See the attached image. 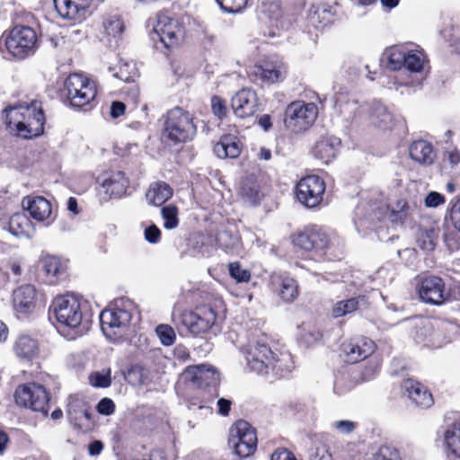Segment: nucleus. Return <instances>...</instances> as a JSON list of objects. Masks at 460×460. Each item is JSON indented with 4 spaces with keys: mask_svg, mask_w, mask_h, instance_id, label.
I'll return each instance as SVG.
<instances>
[{
    "mask_svg": "<svg viewBox=\"0 0 460 460\" xmlns=\"http://www.w3.org/2000/svg\"><path fill=\"white\" fill-rule=\"evenodd\" d=\"M4 111L8 129L17 136L31 138L43 133L46 118L40 102H19Z\"/></svg>",
    "mask_w": 460,
    "mask_h": 460,
    "instance_id": "obj_1",
    "label": "nucleus"
},
{
    "mask_svg": "<svg viewBox=\"0 0 460 460\" xmlns=\"http://www.w3.org/2000/svg\"><path fill=\"white\" fill-rule=\"evenodd\" d=\"M50 311L61 326L75 330L77 335H82L86 331V328L82 325L81 305L75 296L67 294L56 297Z\"/></svg>",
    "mask_w": 460,
    "mask_h": 460,
    "instance_id": "obj_2",
    "label": "nucleus"
},
{
    "mask_svg": "<svg viewBox=\"0 0 460 460\" xmlns=\"http://www.w3.org/2000/svg\"><path fill=\"white\" fill-rule=\"evenodd\" d=\"M182 378L200 390L203 403L212 402L218 395V372L209 365L190 366L182 373Z\"/></svg>",
    "mask_w": 460,
    "mask_h": 460,
    "instance_id": "obj_3",
    "label": "nucleus"
},
{
    "mask_svg": "<svg viewBox=\"0 0 460 460\" xmlns=\"http://www.w3.org/2000/svg\"><path fill=\"white\" fill-rule=\"evenodd\" d=\"M196 133L191 115L175 107L169 111L164 127V137L173 142L181 143L192 139Z\"/></svg>",
    "mask_w": 460,
    "mask_h": 460,
    "instance_id": "obj_4",
    "label": "nucleus"
},
{
    "mask_svg": "<svg viewBox=\"0 0 460 460\" xmlns=\"http://www.w3.org/2000/svg\"><path fill=\"white\" fill-rule=\"evenodd\" d=\"M317 116L318 107L315 103L297 100L286 107L284 124L293 132H302L314 123Z\"/></svg>",
    "mask_w": 460,
    "mask_h": 460,
    "instance_id": "obj_5",
    "label": "nucleus"
},
{
    "mask_svg": "<svg viewBox=\"0 0 460 460\" xmlns=\"http://www.w3.org/2000/svg\"><path fill=\"white\" fill-rule=\"evenodd\" d=\"M65 92L70 105L75 108L89 105L97 94L95 83L77 73L68 75L65 81Z\"/></svg>",
    "mask_w": 460,
    "mask_h": 460,
    "instance_id": "obj_6",
    "label": "nucleus"
},
{
    "mask_svg": "<svg viewBox=\"0 0 460 460\" xmlns=\"http://www.w3.org/2000/svg\"><path fill=\"white\" fill-rule=\"evenodd\" d=\"M385 57L389 68L400 70L406 68L412 73H419L423 69L425 56L422 52L410 49L407 46H393L385 50Z\"/></svg>",
    "mask_w": 460,
    "mask_h": 460,
    "instance_id": "obj_7",
    "label": "nucleus"
},
{
    "mask_svg": "<svg viewBox=\"0 0 460 460\" xmlns=\"http://www.w3.org/2000/svg\"><path fill=\"white\" fill-rule=\"evenodd\" d=\"M257 435L255 429L243 420H237L229 431V445L240 457L252 456L257 448Z\"/></svg>",
    "mask_w": 460,
    "mask_h": 460,
    "instance_id": "obj_8",
    "label": "nucleus"
},
{
    "mask_svg": "<svg viewBox=\"0 0 460 460\" xmlns=\"http://www.w3.org/2000/svg\"><path fill=\"white\" fill-rule=\"evenodd\" d=\"M37 34L28 26H15L9 32L5 46L14 58L22 59L32 55L37 48Z\"/></svg>",
    "mask_w": 460,
    "mask_h": 460,
    "instance_id": "obj_9",
    "label": "nucleus"
},
{
    "mask_svg": "<svg viewBox=\"0 0 460 460\" xmlns=\"http://www.w3.org/2000/svg\"><path fill=\"white\" fill-rule=\"evenodd\" d=\"M325 182L317 175L302 178L296 185L297 200L308 208L318 207L323 199Z\"/></svg>",
    "mask_w": 460,
    "mask_h": 460,
    "instance_id": "obj_10",
    "label": "nucleus"
},
{
    "mask_svg": "<svg viewBox=\"0 0 460 460\" xmlns=\"http://www.w3.org/2000/svg\"><path fill=\"white\" fill-rule=\"evenodd\" d=\"M217 320L214 309L201 306L195 311H184L181 314V323L194 336L207 333Z\"/></svg>",
    "mask_w": 460,
    "mask_h": 460,
    "instance_id": "obj_11",
    "label": "nucleus"
},
{
    "mask_svg": "<svg viewBox=\"0 0 460 460\" xmlns=\"http://www.w3.org/2000/svg\"><path fill=\"white\" fill-rule=\"evenodd\" d=\"M15 402L34 411H44L49 402V395L44 388L37 383L19 385L14 393Z\"/></svg>",
    "mask_w": 460,
    "mask_h": 460,
    "instance_id": "obj_12",
    "label": "nucleus"
},
{
    "mask_svg": "<svg viewBox=\"0 0 460 460\" xmlns=\"http://www.w3.org/2000/svg\"><path fill=\"white\" fill-rule=\"evenodd\" d=\"M131 314L119 307L103 310L100 314L101 328L109 340H117L128 326Z\"/></svg>",
    "mask_w": 460,
    "mask_h": 460,
    "instance_id": "obj_13",
    "label": "nucleus"
},
{
    "mask_svg": "<svg viewBox=\"0 0 460 460\" xmlns=\"http://www.w3.org/2000/svg\"><path fill=\"white\" fill-rule=\"evenodd\" d=\"M417 291L420 299L431 305H441L448 297L444 280L437 276L422 278L417 285Z\"/></svg>",
    "mask_w": 460,
    "mask_h": 460,
    "instance_id": "obj_14",
    "label": "nucleus"
},
{
    "mask_svg": "<svg viewBox=\"0 0 460 460\" xmlns=\"http://www.w3.org/2000/svg\"><path fill=\"white\" fill-rule=\"evenodd\" d=\"M245 358L251 370L258 374H266L269 368L275 367L274 353L267 344L260 341L248 349Z\"/></svg>",
    "mask_w": 460,
    "mask_h": 460,
    "instance_id": "obj_15",
    "label": "nucleus"
},
{
    "mask_svg": "<svg viewBox=\"0 0 460 460\" xmlns=\"http://www.w3.org/2000/svg\"><path fill=\"white\" fill-rule=\"evenodd\" d=\"M166 48L178 45L184 38L185 31L181 23L166 15H159L154 28Z\"/></svg>",
    "mask_w": 460,
    "mask_h": 460,
    "instance_id": "obj_16",
    "label": "nucleus"
},
{
    "mask_svg": "<svg viewBox=\"0 0 460 460\" xmlns=\"http://www.w3.org/2000/svg\"><path fill=\"white\" fill-rule=\"evenodd\" d=\"M22 206L32 219L44 223L47 226L55 219L51 203L42 196H26L22 199Z\"/></svg>",
    "mask_w": 460,
    "mask_h": 460,
    "instance_id": "obj_17",
    "label": "nucleus"
},
{
    "mask_svg": "<svg viewBox=\"0 0 460 460\" xmlns=\"http://www.w3.org/2000/svg\"><path fill=\"white\" fill-rule=\"evenodd\" d=\"M293 243L305 251H320L329 245V237L320 227L312 226L294 235Z\"/></svg>",
    "mask_w": 460,
    "mask_h": 460,
    "instance_id": "obj_18",
    "label": "nucleus"
},
{
    "mask_svg": "<svg viewBox=\"0 0 460 460\" xmlns=\"http://www.w3.org/2000/svg\"><path fill=\"white\" fill-rule=\"evenodd\" d=\"M258 104L256 93L248 88H243L236 93L231 102L234 115L241 119L253 116L258 110Z\"/></svg>",
    "mask_w": 460,
    "mask_h": 460,
    "instance_id": "obj_19",
    "label": "nucleus"
},
{
    "mask_svg": "<svg viewBox=\"0 0 460 460\" xmlns=\"http://www.w3.org/2000/svg\"><path fill=\"white\" fill-rule=\"evenodd\" d=\"M345 360L354 364L367 358L375 351V343L367 338H358L342 344Z\"/></svg>",
    "mask_w": 460,
    "mask_h": 460,
    "instance_id": "obj_20",
    "label": "nucleus"
},
{
    "mask_svg": "<svg viewBox=\"0 0 460 460\" xmlns=\"http://www.w3.org/2000/svg\"><path fill=\"white\" fill-rule=\"evenodd\" d=\"M270 288L286 303H292L299 295L296 280L288 276L273 275L270 279Z\"/></svg>",
    "mask_w": 460,
    "mask_h": 460,
    "instance_id": "obj_21",
    "label": "nucleus"
},
{
    "mask_svg": "<svg viewBox=\"0 0 460 460\" xmlns=\"http://www.w3.org/2000/svg\"><path fill=\"white\" fill-rule=\"evenodd\" d=\"M255 77L263 83L275 84L283 81L287 75V66L281 61L255 66L252 69Z\"/></svg>",
    "mask_w": 460,
    "mask_h": 460,
    "instance_id": "obj_22",
    "label": "nucleus"
},
{
    "mask_svg": "<svg viewBox=\"0 0 460 460\" xmlns=\"http://www.w3.org/2000/svg\"><path fill=\"white\" fill-rule=\"evenodd\" d=\"M340 146V138L334 136L323 137L314 144L312 154L323 164H329L335 158Z\"/></svg>",
    "mask_w": 460,
    "mask_h": 460,
    "instance_id": "obj_23",
    "label": "nucleus"
},
{
    "mask_svg": "<svg viewBox=\"0 0 460 460\" xmlns=\"http://www.w3.org/2000/svg\"><path fill=\"white\" fill-rule=\"evenodd\" d=\"M59 16L66 20L79 21L88 6V0H53Z\"/></svg>",
    "mask_w": 460,
    "mask_h": 460,
    "instance_id": "obj_24",
    "label": "nucleus"
},
{
    "mask_svg": "<svg viewBox=\"0 0 460 460\" xmlns=\"http://www.w3.org/2000/svg\"><path fill=\"white\" fill-rule=\"evenodd\" d=\"M402 389L417 406L429 408L433 404L432 394L419 382L407 379L402 384Z\"/></svg>",
    "mask_w": 460,
    "mask_h": 460,
    "instance_id": "obj_25",
    "label": "nucleus"
},
{
    "mask_svg": "<svg viewBox=\"0 0 460 460\" xmlns=\"http://www.w3.org/2000/svg\"><path fill=\"white\" fill-rule=\"evenodd\" d=\"M105 192L110 196L120 197L126 192L128 180L123 172H111L99 179Z\"/></svg>",
    "mask_w": 460,
    "mask_h": 460,
    "instance_id": "obj_26",
    "label": "nucleus"
},
{
    "mask_svg": "<svg viewBox=\"0 0 460 460\" xmlns=\"http://www.w3.org/2000/svg\"><path fill=\"white\" fill-rule=\"evenodd\" d=\"M411 158L422 165H430L433 164L436 154L432 145L426 140L413 141L409 147Z\"/></svg>",
    "mask_w": 460,
    "mask_h": 460,
    "instance_id": "obj_27",
    "label": "nucleus"
},
{
    "mask_svg": "<svg viewBox=\"0 0 460 460\" xmlns=\"http://www.w3.org/2000/svg\"><path fill=\"white\" fill-rule=\"evenodd\" d=\"M36 290L31 285L17 288L13 293V304L17 312L26 313L34 306Z\"/></svg>",
    "mask_w": 460,
    "mask_h": 460,
    "instance_id": "obj_28",
    "label": "nucleus"
},
{
    "mask_svg": "<svg viewBox=\"0 0 460 460\" xmlns=\"http://www.w3.org/2000/svg\"><path fill=\"white\" fill-rule=\"evenodd\" d=\"M241 144L235 136H223L214 146V153L219 158H236L241 154Z\"/></svg>",
    "mask_w": 460,
    "mask_h": 460,
    "instance_id": "obj_29",
    "label": "nucleus"
},
{
    "mask_svg": "<svg viewBox=\"0 0 460 460\" xmlns=\"http://www.w3.org/2000/svg\"><path fill=\"white\" fill-rule=\"evenodd\" d=\"M16 356L22 359H31L38 355V341L29 335H20L13 343Z\"/></svg>",
    "mask_w": 460,
    "mask_h": 460,
    "instance_id": "obj_30",
    "label": "nucleus"
},
{
    "mask_svg": "<svg viewBox=\"0 0 460 460\" xmlns=\"http://www.w3.org/2000/svg\"><path fill=\"white\" fill-rule=\"evenodd\" d=\"M369 121L376 128L386 129L392 127L394 118L387 107L380 102H374L369 111Z\"/></svg>",
    "mask_w": 460,
    "mask_h": 460,
    "instance_id": "obj_31",
    "label": "nucleus"
},
{
    "mask_svg": "<svg viewBox=\"0 0 460 460\" xmlns=\"http://www.w3.org/2000/svg\"><path fill=\"white\" fill-rule=\"evenodd\" d=\"M172 196V189L165 182H155L150 185L146 197L148 204L162 206Z\"/></svg>",
    "mask_w": 460,
    "mask_h": 460,
    "instance_id": "obj_32",
    "label": "nucleus"
},
{
    "mask_svg": "<svg viewBox=\"0 0 460 460\" xmlns=\"http://www.w3.org/2000/svg\"><path fill=\"white\" fill-rule=\"evenodd\" d=\"M32 223L29 217L22 213L13 214L8 224L9 232L16 237H31Z\"/></svg>",
    "mask_w": 460,
    "mask_h": 460,
    "instance_id": "obj_33",
    "label": "nucleus"
},
{
    "mask_svg": "<svg viewBox=\"0 0 460 460\" xmlns=\"http://www.w3.org/2000/svg\"><path fill=\"white\" fill-rule=\"evenodd\" d=\"M40 266L50 284L55 283L66 270L60 258L54 255L43 256L40 259Z\"/></svg>",
    "mask_w": 460,
    "mask_h": 460,
    "instance_id": "obj_34",
    "label": "nucleus"
},
{
    "mask_svg": "<svg viewBox=\"0 0 460 460\" xmlns=\"http://www.w3.org/2000/svg\"><path fill=\"white\" fill-rule=\"evenodd\" d=\"M217 243L226 253H239L242 251L241 238L237 232L220 231L217 235Z\"/></svg>",
    "mask_w": 460,
    "mask_h": 460,
    "instance_id": "obj_35",
    "label": "nucleus"
},
{
    "mask_svg": "<svg viewBox=\"0 0 460 460\" xmlns=\"http://www.w3.org/2000/svg\"><path fill=\"white\" fill-rule=\"evenodd\" d=\"M444 442L447 455L460 458V422H456L446 429Z\"/></svg>",
    "mask_w": 460,
    "mask_h": 460,
    "instance_id": "obj_36",
    "label": "nucleus"
},
{
    "mask_svg": "<svg viewBox=\"0 0 460 460\" xmlns=\"http://www.w3.org/2000/svg\"><path fill=\"white\" fill-rule=\"evenodd\" d=\"M331 11L323 5L313 6L308 13V21L316 29L324 28L332 22Z\"/></svg>",
    "mask_w": 460,
    "mask_h": 460,
    "instance_id": "obj_37",
    "label": "nucleus"
},
{
    "mask_svg": "<svg viewBox=\"0 0 460 460\" xmlns=\"http://www.w3.org/2000/svg\"><path fill=\"white\" fill-rule=\"evenodd\" d=\"M335 105L346 119L354 117L358 109V102L353 97L343 92H339L336 94Z\"/></svg>",
    "mask_w": 460,
    "mask_h": 460,
    "instance_id": "obj_38",
    "label": "nucleus"
},
{
    "mask_svg": "<svg viewBox=\"0 0 460 460\" xmlns=\"http://www.w3.org/2000/svg\"><path fill=\"white\" fill-rule=\"evenodd\" d=\"M365 302L364 296L351 297L347 300H341L337 302L332 307V316L339 318L350 314Z\"/></svg>",
    "mask_w": 460,
    "mask_h": 460,
    "instance_id": "obj_39",
    "label": "nucleus"
},
{
    "mask_svg": "<svg viewBox=\"0 0 460 460\" xmlns=\"http://www.w3.org/2000/svg\"><path fill=\"white\" fill-rule=\"evenodd\" d=\"M103 30L107 36L117 38L124 31V24L119 14L112 13L104 17L102 22Z\"/></svg>",
    "mask_w": 460,
    "mask_h": 460,
    "instance_id": "obj_40",
    "label": "nucleus"
},
{
    "mask_svg": "<svg viewBox=\"0 0 460 460\" xmlns=\"http://www.w3.org/2000/svg\"><path fill=\"white\" fill-rule=\"evenodd\" d=\"M179 211L176 206L168 205L161 209V216L164 221L163 226L166 230L175 229L179 226Z\"/></svg>",
    "mask_w": 460,
    "mask_h": 460,
    "instance_id": "obj_41",
    "label": "nucleus"
},
{
    "mask_svg": "<svg viewBox=\"0 0 460 460\" xmlns=\"http://www.w3.org/2000/svg\"><path fill=\"white\" fill-rule=\"evenodd\" d=\"M261 14L270 22H278L282 16V10L279 4L276 1H266L261 4L260 8Z\"/></svg>",
    "mask_w": 460,
    "mask_h": 460,
    "instance_id": "obj_42",
    "label": "nucleus"
},
{
    "mask_svg": "<svg viewBox=\"0 0 460 460\" xmlns=\"http://www.w3.org/2000/svg\"><path fill=\"white\" fill-rule=\"evenodd\" d=\"M418 246L424 251H431L436 245V233L434 229H420L417 239Z\"/></svg>",
    "mask_w": 460,
    "mask_h": 460,
    "instance_id": "obj_43",
    "label": "nucleus"
},
{
    "mask_svg": "<svg viewBox=\"0 0 460 460\" xmlns=\"http://www.w3.org/2000/svg\"><path fill=\"white\" fill-rule=\"evenodd\" d=\"M90 384L94 387L106 388L111 384V370L104 368L89 376Z\"/></svg>",
    "mask_w": 460,
    "mask_h": 460,
    "instance_id": "obj_44",
    "label": "nucleus"
},
{
    "mask_svg": "<svg viewBox=\"0 0 460 460\" xmlns=\"http://www.w3.org/2000/svg\"><path fill=\"white\" fill-rule=\"evenodd\" d=\"M230 276L237 282H248L251 279V273L248 270L243 269L239 262H232L228 265Z\"/></svg>",
    "mask_w": 460,
    "mask_h": 460,
    "instance_id": "obj_45",
    "label": "nucleus"
},
{
    "mask_svg": "<svg viewBox=\"0 0 460 460\" xmlns=\"http://www.w3.org/2000/svg\"><path fill=\"white\" fill-rule=\"evenodd\" d=\"M156 333L161 341V343L164 346L172 345L176 338L174 330L166 324H161L157 326Z\"/></svg>",
    "mask_w": 460,
    "mask_h": 460,
    "instance_id": "obj_46",
    "label": "nucleus"
},
{
    "mask_svg": "<svg viewBox=\"0 0 460 460\" xmlns=\"http://www.w3.org/2000/svg\"><path fill=\"white\" fill-rule=\"evenodd\" d=\"M113 76L123 82H133L137 76L135 66L128 63L121 64L119 67V71L115 72Z\"/></svg>",
    "mask_w": 460,
    "mask_h": 460,
    "instance_id": "obj_47",
    "label": "nucleus"
},
{
    "mask_svg": "<svg viewBox=\"0 0 460 460\" xmlns=\"http://www.w3.org/2000/svg\"><path fill=\"white\" fill-rule=\"evenodd\" d=\"M126 378L133 385H141L145 384L146 379L145 369L140 366H133L128 369Z\"/></svg>",
    "mask_w": 460,
    "mask_h": 460,
    "instance_id": "obj_48",
    "label": "nucleus"
},
{
    "mask_svg": "<svg viewBox=\"0 0 460 460\" xmlns=\"http://www.w3.org/2000/svg\"><path fill=\"white\" fill-rule=\"evenodd\" d=\"M221 9L226 13H238L243 10L248 0H216Z\"/></svg>",
    "mask_w": 460,
    "mask_h": 460,
    "instance_id": "obj_49",
    "label": "nucleus"
},
{
    "mask_svg": "<svg viewBox=\"0 0 460 460\" xmlns=\"http://www.w3.org/2000/svg\"><path fill=\"white\" fill-rule=\"evenodd\" d=\"M375 460H401L399 451L391 446H383L376 455Z\"/></svg>",
    "mask_w": 460,
    "mask_h": 460,
    "instance_id": "obj_50",
    "label": "nucleus"
},
{
    "mask_svg": "<svg viewBox=\"0 0 460 460\" xmlns=\"http://www.w3.org/2000/svg\"><path fill=\"white\" fill-rule=\"evenodd\" d=\"M68 415L70 416L71 419L78 421L76 423V426L79 429L83 428L85 425V423L83 422V419L87 421H90L92 419V412L86 407L83 408L81 411L77 412L75 410L72 409L71 405L68 409Z\"/></svg>",
    "mask_w": 460,
    "mask_h": 460,
    "instance_id": "obj_51",
    "label": "nucleus"
},
{
    "mask_svg": "<svg viewBox=\"0 0 460 460\" xmlns=\"http://www.w3.org/2000/svg\"><path fill=\"white\" fill-rule=\"evenodd\" d=\"M310 460H333L332 454L327 445L321 444L311 453Z\"/></svg>",
    "mask_w": 460,
    "mask_h": 460,
    "instance_id": "obj_52",
    "label": "nucleus"
},
{
    "mask_svg": "<svg viewBox=\"0 0 460 460\" xmlns=\"http://www.w3.org/2000/svg\"><path fill=\"white\" fill-rule=\"evenodd\" d=\"M445 202V197L437 191L429 192L424 199V204L427 208H437Z\"/></svg>",
    "mask_w": 460,
    "mask_h": 460,
    "instance_id": "obj_53",
    "label": "nucleus"
},
{
    "mask_svg": "<svg viewBox=\"0 0 460 460\" xmlns=\"http://www.w3.org/2000/svg\"><path fill=\"white\" fill-rule=\"evenodd\" d=\"M144 235L149 243H157L161 238V231L155 225H151L145 229Z\"/></svg>",
    "mask_w": 460,
    "mask_h": 460,
    "instance_id": "obj_54",
    "label": "nucleus"
},
{
    "mask_svg": "<svg viewBox=\"0 0 460 460\" xmlns=\"http://www.w3.org/2000/svg\"><path fill=\"white\" fill-rule=\"evenodd\" d=\"M211 107L214 114L219 118L226 116V106L225 102L217 96H214L211 99Z\"/></svg>",
    "mask_w": 460,
    "mask_h": 460,
    "instance_id": "obj_55",
    "label": "nucleus"
},
{
    "mask_svg": "<svg viewBox=\"0 0 460 460\" xmlns=\"http://www.w3.org/2000/svg\"><path fill=\"white\" fill-rule=\"evenodd\" d=\"M97 411L103 415H111L115 411V404L112 400L109 398L102 399L97 404Z\"/></svg>",
    "mask_w": 460,
    "mask_h": 460,
    "instance_id": "obj_56",
    "label": "nucleus"
},
{
    "mask_svg": "<svg viewBox=\"0 0 460 460\" xmlns=\"http://www.w3.org/2000/svg\"><path fill=\"white\" fill-rule=\"evenodd\" d=\"M333 427L342 434H349L357 428V423L351 420H338L333 423Z\"/></svg>",
    "mask_w": 460,
    "mask_h": 460,
    "instance_id": "obj_57",
    "label": "nucleus"
},
{
    "mask_svg": "<svg viewBox=\"0 0 460 460\" xmlns=\"http://www.w3.org/2000/svg\"><path fill=\"white\" fill-rule=\"evenodd\" d=\"M125 460H164L161 451H152L149 456L130 455Z\"/></svg>",
    "mask_w": 460,
    "mask_h": 460,
    "instance_id": "obj_58",
    "label": "nucleus"
},
{
    "mask_svg": "<svg viewBox=\"0 0 460 460\" xmlns=\"http://www.w3.org/2000/svg\"><path fill=\"white\" fill-rule=\"evenodd\" d=\"M450 218L455 229L460 232V199L453 206Z\"/></svg>",
    "mask_w": 460,
    "mask_h": 460,
    "instance_id": "obj_59",
    "label": "nucleus"
},
{
    "mask_svg": "<svg viewBox=\"0 0 460 460\" xmlns=\"http://www.w3.org/2000/svg\"><path fill=\"white\" fill-rule=\"evenodd\" d=\"M271 460H296L292 452L281 448L277 449L271 455Z\"/></svg>",
    "mask_w": 460,
    "mask_h": 460,
    "instance_id": "obj_60",
    "label": "nucleus"
},
{
    "mask_svg": "<svg viewBox=\"0 0 460 460\" xmlns=\"http://www.w3.org/2000/svg\"><path fill=\"white\" fill-rule=\"evenodd\" d=\"M218 413L223 416H227L231 409V401L220 398L217 402Z\"/></svg>",
    "mask_w": 460,
    "mask_h": 460,
    "instance_id": "obj_61",
    "label": "nucleus"
},
{
    "mask_svg": "<svg viewBox=\"0 0 460 460\" xmlns=\"http://www.w3.org/2000/svg\"><path fill=\"white\" fill-rule=\"evenodd\" d=\"M173 354L174 357L181 361H186L190 358V352L183 345H177L174 348Z\"/></svg>",
    "mask_w": 460,
    "mask_h": 460,
    "instance_id": "obj_62",
    "label": "nucleus"
},
{
    "mask_svg": "<svg viewBox=\"0 0 460 460\" xmlns=\"http://www.w3.org/2000/svg\"><path fill=\"white\" fill-rule=\"evenodd\" d=\"M125 111V104L120 102H113L111 106V115L112 118H119Z\"/></svg>",
    "mask_w": 460,
    "mask_h": 460,
    "instance_id": "obj_63",
    "label": "nucleus"
},
{
    "mask_svg": "<svg viewBox=\"0 0 460 460\" xmlns=\"http://www.w3.org/2000/svg\"><path fill=\"white\" fill-rule=\"evenodd\" d=\"M447 157L451 167H454L460 162V152L457 150L448 151L447 152Z\"/></svg>",
    "mask_w": 460,
    "mask_h": 460,
    "instance_id": "obj_64",
    "label": "nucleus"
}]
</instances>
